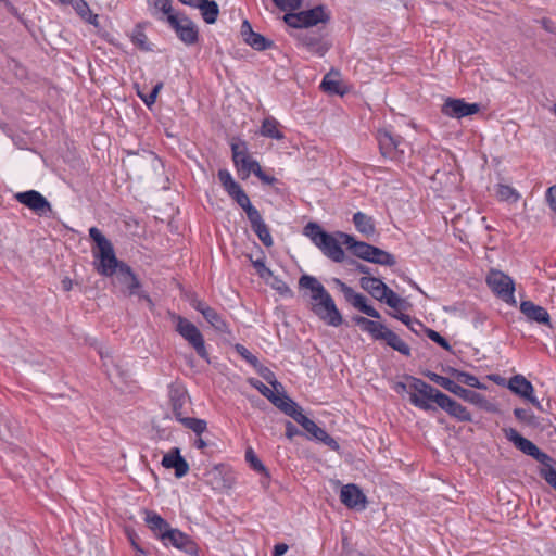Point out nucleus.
<instances>
[{"label": "nucleus", "instance_id": "59", "mask_svg": "<svg viewBox=\"0 0 556 556\" xmlns=\"http://www.w3.org/2000/svg\"><path fill=\"white\" fill-rule=\"evenodd\" d=\"M282 10H296L301 7L302 0H273Z\"/></svg>", "mask_w": 556, "mask_h": 556}, {"label": "nucleus", "instance_id": "14", "mask_svg": "<svg viewBox=\"0 0 556 556\" xmlns=\"http://www.w3.org/2000/svg\"><path fill=\"white\" fill-rule=\"evenodd\" d=\"M480 111V104L467 103L464 99L447 98L442 105V113L452 118H463L477 114Z\"/></svg>", "mask_w": 556, "mask_h": 556}, {"label": "nucleus", "instance_id": "6", "mask_svg": "<svg viewBox=\"0 0 556 556\" xmlns=\"http://www.w3.org/2000/svg\"><path fill=\"white\" fill-rule=\"evenodd\" d=\"M170 316L175 321V330L194 349L201 358L208 361V352L203 334L197 326L180 315L170 314Z\"/></svg>", "mask_w": 556, "mask_h": 556}, {"label": "nucleus", "instance_id": "64", "mask_svg": "<svg viewBox=\"0 0 556 556\" xmlns=\"http://www.w3.org/2000/svg\"><path fill=\"white\" fill-rule=\"evenodd\" d=\"M539 22L547 33H556V24L551 18L543 17Z\"/></svg>", "mask_w": 556, "mask_h": 556}, {"label": "nucleus", "instance_id": "12", "mask_svg": "<svg viewBox=\"0 0 556 556\" xmlns=\"http://www.w3.org/2000/svg\"><path fill=\"white\" fill-rule=\"evenodd\" d=\"M334 282L343 293L345 301L353 305L354 308L371 318L380 319V313L374 306L367 304V298L365 295L355 292L353 288L342 282L340 279H334Z\"/></svg>", "mask_w": 556, "mask_h": 556}, {"label": "nucleus", "instance_id": "32", "mask_svg": "<svg viewBox=\"0 0 556 556\" xmlns=\"http://www.w3.org/2000/svg\"><path fill=\"white\" fill-rule=\"evenodd\" d=\"M100 357L103 361V367L105 368V372L109 378H113L115 376L124 379L126 377V372L122 370L118 364H115L109 350L100 351Z\"/></svg>", "mask_w": 556, "mask_h": 556}, {"label": "nucleus", "instance_id": "22", "mask_svg": "<svg viewBox=\"0 0 556 556\" xmlns=\"http://www.w3.org/2000/svg\"><path fill=\"white\" fill-rule=\"evenodd\" d=\"M520 312L530 320L551 327V318L548 312L532 301H522Z\"/></svg>", "mask_w": 556, "mask_h": 556}, {"label": "nucleus", "instance_id": "42", "mask_svg": "<svg viewBox=\"0 0 556 556\" xmlns=\"http://www.w3.org/2000/svg\"><path fill=\"white\" fill-rule=\"evenodd\" d=\"M180 422L188 429L192 430L195 434L200 435L206 430V421L203 419L186 417L180 419Z\"/></svg>", "mask_w": 556, "mask_h": 556}, {"label": "nucleus", "instance_id": "41", "mask_svg": "<svg viewBox=\"0 0 556 556\" xmlns=\"http://www.w3.org/2000/svg\"><path fill=\"white\" fill-rule=\"evenodd\" d=\"M426 376L435 384L442 387L443 389L447 390L448 392H453L454 388L456 387L457 382L453 379H450L447 377L440 376L435 372L428 371Z\"/></svg>", "mask_w": 556, "mask_h": 556}, {"label": "nucleus", "instance_id": "7", "mask_svg": "<svg viewBox=\"0 0 556 556\" xmlns=\"http://www.w3.org/2000/svg\"><path fill=\"white\" fill-rule=\"evenodd\" d=\"M503 432L505 438L511 442L517 450L533 457L540 464L548 465L554 463V459L548 454L542 452L533 442L523 438L516 429L504 428Z\"/></svg>", "mask_w": 556, "mask_h": 556}, {"label": "nucleus", "instance_id": "62", "mask_svg": "<svg viewBox=\"0 0 556 556\" xmlns=\"http://www.w3.org/2000/svg\"><path fill=\"white\" fill-rule=\"evenodd\" d=\"M218 179H219L220 184L223 185L224 189L229 187L232 182H235L231 174L227 169L218 170Z\"/></svg>", "mask_w": 556, "mask_h": 556}, {"label": "nucleus", "instance_id": "17", "mask_svg": "<svg viewBox=\"0 0 556 556\" xmlns=\"http://www.w3.org/2000/svg\"><path fill=\"white\" fill-rule=\"evenodd\" d=\"M114 283L119 287L125 295L138 294L140 282L131 268L127 264H122L119 269L114 273Z\"/></svg>", "mask_w": 556, "mask_h": 556}, {"label": "nucleus", "instance_id": "11", "mask_svg": "<svg viewBox=\"0 0 556 556\" xmlns=\"http://www.w3.org/2000/svg\"><path fill=\"white\" fill-rule=\"evenodd\" d=\"M232 160L242 178L249 177L251 173L260 172V164L248 153L245 142L231 143Z\"/></svg>", "mask_w": 556, "mask_h": 556}, {"label": "nucleus", "instance_id": "36", "mask_svg": "<svg viewBox=\"0 0 556 556\" xmlns=\"http://www.w3.org/2000/svg\"><path fill=\"white\" fill-rule=\"evenodd\" d=\"M202 316L216 330L220 332L227 331V324L222 316L211 306L204 309Z\"/></svg>", "mask_w": 556, "mask_h": 556}, {"label": "nucleus", "instance_id": "63", "mask_svg": "<svg viewBox=\"0 0 556 556\" xmlns=\"http://www.w3.org/2000/svg\"><path fill=\"white\" fill-rule=\"evenodd\" d=\"M546 201L548 202L551 210L556 214V185L547 189Z\"/></svg>", "mask_w": 556, "mask_h": 556}, {"label": "nucleus", "instance_id": "1", "mask_svg": "<svg viewBox=\"0 0 556 556\" xmlns=\"http://www.w3.org/2000/svg\"><path fill=\"white\" fill-rule=\"evenodd\" d=\"M299 287L309 292L312 311L319 319L332 327L342 325V315L332 296L316 277L302 275L299 279Z\"/></svg>", "mask_w": 556, "mask_h": 556}, {"label": "nucleus", "instance_id": "4", "mask_svg": "<svg viewBox=\"0 0 556 556\" xmlns=\"http://www.w3.org/2000/svg\"><path fill=\"white\" fill-rule=\"evenodd\" d=\"M170 523H152L151 531L165 546H174L188 555H197L198 546L186 533L169 528Z\"/></svg>", "mask_w": 556, "mask_h": 556}, {"label": "nucleus", "instance_id": "52", "mask_svg": "<svg viewBox=\"0 0 556 556\" xmlns=\"http://www.w3.org/2000/svg\"><path fill=\"white\" fill-rule=\"evenodd\" d=\"M553 463L548 465H543L544 468L541 469L540 473L544 478V480L556 490V470L553 468Z\"/></svg>", "mask_w": 556, "mask_h": 556}, {"label": "nucleus", "instance_id": "31", "mask_svg": "<svg viewBox=\"0 0 556 556\" xmlns=\"http://www.w3.org/2000/svg\"><path fill=\"white\" fill-rule=\"evenodd\" d=\"M173 414L175 418L180 422V419L186 418L184 407L188 402V395L185 391L174 390L170 394Z\"/></svg>", "mask_w": 556, "mask_h": 556}, {"label": "nucleus", "instance_id": "35", "mask_svg": "<svg viewBox=\"0 0 556 556\" xmlns=\"http://www.w3.org/2000/svg\"><path fill=\"white\" fill-rule=\"evenodd\" d=\"M368 262L384 266H393L396 263L395 257L391 253L375 245L372 247Z\"/></svg>", "mask_w": 556, "mask_h": 556}, {"label": "nucleus", "instance_id": "55", "mask_svg": "<svg viewBox=\"0 0 556 556\" xmlns=\"http://www.w3.org/2000/svg\"><path fill=\"white\" fill-rule=\"evenodd\" d=\"M248 382L250 386L255 388L267 400L270 397V393L274 392L271 389H269L267 386H265L261 380H258L256 378H249Z\"/></svg>", "mask_w": 556, "mask_h": 556}, {"label": "nucleus", "instance_id": "53", "mask_svg": "<svg viewBox=\"0 0 556 556\" xmlns=\"http://www.w3.org/2000/svg\"><path fill=\"white\" fill-rule=\"evenodd\" d=\"M163 87V84L162 83H157L151 90V92L149 94H143L141 92H138V96L141 98V100L144 102V104L150 108L151 105H153L155 103V100H156V97L160 92V90L162 89Z\"/></svg>", "mask_w": 556, "mask_h": 556}, {"label": "nucleus", "instance_id": "34", "mask_svg": "<svg viewBox=\"0 0 556 556\" xmlns=\"http://www.w3.org/2000/svg\"><path fill=\"white\" fill-rule=\"evenodd\" d=\"M278 121L274 117H266L261 127V135L277 140L283 139V134L278 129Z\"/></svg>", "mask_w": 556, "mask_h": 556}, {"label": "nucleus", "instance_id": "40", "mask_svg": "<svg viewBox=\"0 0 556 556\" xmlns=\"http://www.w3.org/2000/svg\"><path fill=\"white\" fill-rule=\"evenodd\" d=\"M245 460L249 463L250 467L265 476L266 479H268L269 475L267 472L266 467L263 465L261 459L257 457V455L254 453L253 448L249 447L245 451Z\"/></svg>", "mask_w": 556, "mask_h": 556}, {"label": "nucleus", "instance_id": "18", "mask_svg": "<svg viewBox=\"0 0 556 556\" xmlns=\"http://www.w3.org/2000/svg\"><path fill=\"white\" fill-rule=\"evenodd\" d=\"M299 43L305 48L309 53L318 56H324L329 50V45L323 40L321 36L312 31L305 30L296 35Z\"/></svg>", "mask_w": 556, "mask_h": 556}, {"label": "nucleus", "instance_id": "25", "mask_svg": "<svg viewBox=\"0 0 556 556\" xmlns=\"http://www.w3.org/2000/svg\"><path fill=\"white\" fill-rule=\"evenodd\" d=\"M359 285L378 301H382V296L386 295V291L389 288L382 280L376 277H362Z\"/></svg>", "mask_w": 556, "mask_h": 556}, {"label": "nucleus", "instance_id": "23", "mask_svg": "<svg viewBox=\"0 0 556 556\" xmlns=\"http://www.w3.org/2000/svg\"><path fill=\"white\" fill-rule=\"evenodd\" d=\"M336 235L342 239V243H344L355 256L368 262L374 245L364 241H356L351 235L341 231H338Z\"/></svg>", "mask_w": 556, "mask_h": 556}, {"label": "nucleus", "instance_id": "56", "mask_svg": "<svg viewBox=\"0 0 556 556\" xmlns=\"http://www.w3.org/2000/svg\"><path fill=\"white\" fill-rule=\"evenodd\" d=\"M392 317L399 319L400 321H402L404 325H406L407 327L410 326V325H417L419 329H425V325L422 323H420L419 320L417 319H413L409 315L407 314H404V313H391L390 314Z\"/></svg>", "mask_w": 556, "mask_h": 556}, {"label": "nucleus", "instance_id": "15", "mask_svg": "<svg viewBox=\"0 0 556 556\" xmlns=\"http://www.w3.org/2000/svg\"><path fill=\"white\" fill-rule=\"evenodd\" d=\"M15 199L23 205L27 206L39 216L52 212L50 202L38 191L28 190L15 194Z\"/></svg>", "mask_w": 556, "mask_h": 556}, {"label": "nucleus", "instance_id": "57", "mask_svg": "<svg viewBox=\"0 0 556 556\" xmlns=\"http://www.w3.org/2000/svg\"><path fill=\"white\" fill-rule=\"evenodd\" d=\"M70 4L75 9L81 18H86L87 14H89L91 11L85 0H72Z\"/></svg>", "mask_w": 556, "mask_h": 556}, {"label": "nucleus", "instance_id": "49", "mask_svg": "<svg viewBox=\"0 0 556 556\" xmlns=\"http://www.w3.org/2000/svg\"><path fill=\"white\" fill-rule=\"evenodd\" d=\"M235 350L242 358H244L254 368L260 366L258 358L255 355H253L244 345L237 343L235 345Z\"/></svg>", "mask_w": 556, "mask_h": 556}, {"label": "nucleus", "instance_id": "33", "mask_svg": "<svg viewBox=\"0 0 556 556\" xmlns=\"http://www.w3.org/2000/svg\"><path fill=\"white\" fill-rule=\"evenodd\" d=\"M339 72L330 71L325 75L320 88L331 94H343L344 91L341 89V81L339 79Z\"/></svg>", "mask_w": 556, "mask_h": 556}, {"label": "nucleus", "instance_id": "54", "mask_svg": "<svg viewBox=\"0 0 556 556\" xmlns=\"http://www.w3.org/2000/svg\"><path fill=\"white\" fill-rule=\"evenodd\" d=\"M244 212L247 213V217L251 224L252 229L265 223L258 210L253 205L247 208Z\"/></svg>", "mask_w": 556, "mask_h": 556}, {"label": "nucleus", "instance_id": "60", "mask_svg": "<svg viewBox=\"0 0 556 556\" xmlns=\"http://www.w3.org/2000/svg\"><path fill=\"white\" fill-rule=\"evenodd\" d=\"M237 202V204L242 207L243 211L252 206V203L248 197V194L244 192V190H241L240 192H237V194L232 198Z\"/></svg>", "mask_w": 556, "mask_h": 556}, {"label": "nucleus", "instance_id": "16", "mask_svg": "<svg viewBox=\"0 0 556 556\" xmlns=\"http://www.w3.org/2000/svg\"><path fill=\"white\" fill-rule=\"evenodd\" d=\"M96 258L98 263H96L97 271L106 277H112L117 269H119L121 265L124 264L119 262L115 256L113 244L106 245L103 249H100L96 254Z\"/></svg>", "mask_w": 556, "mask_h": 556}, {"label": "nucleus", "instance_id": "21", "mask_svg": "<svg viewBox=\"0 0 556 556\" xmlns=\"http://www.w3.org/2000/svg\"><path fill=\"white\" fill-rule=\"evenodd\" d=\"M340 500L344 505L354 509H363L366 503V496L362 490L353 483L342 486Z\"/></svg>", "mask_w": 556, "mask_h": 556}, {"label": "nucleus", "instance_id": "48", "mask_svg": "<svg viewBox=\"0 0 556 556\" xmlns=\"http://www.w3.org/2000/svg\"><path fill=\"white\" fill-rule=\"evenodd\" d=\"M425 333L427 334V337L430 340H432L433 342L439 344L444 350H446V351H451L452 350V346L448 343V341L444 337H442L438 331H435L433 329H430V328H427L425 326Z\"/></svg>", "mask_w": 556, "mask_h": 556}, {"label": "nucleus", "instance_id": "2", "mask_svg": "<svg viewBox=\"0 0 556 556\" xmlns=\"http://www.w3.org/2000/svg\"><path fill=\"white\" fill-rule=\"evenodd\" d=\"M352 321L357 325L364 332H367L372 340L382 341L391 349L397 351L404 356H410V348L394 331L389 329L384 324L368 319L364 316L355 315Z\"/></svg>", "mask_w": 556, "mask_h": 556}, {"label": "nucleus", "instance_id": "38", "mask_svg": "<svg viewBox=\"0 0 556 556\" xmlns=\"http://www.w3.org/2000/svg\"><path fill=\"white\" fill-rule=\"evenodd\" d=\"M389 307L401 311L407 308V301L399 296L392 289L388 288L386 291V295L382 296V301Z\"/></svg>", "mask_w": 556, "mask_h": 556}, {"label": "nucleus", "instance_id": "28", "mask_svg": "<svg viewBox=\"0 0 556 556\" xmlns=\"http://www.w3.org/2000/svg\"><path fill=\"white\" fill-rule=\"evenodd\" d=\"M191 7L200 9L201 15L207 24H213L216 22L217 16L219 14V8L215 1L199 0L197 3H193Z\"/></svg>", "mask_w": 556, "mask_h": 556}, {"label": "nucleus", "instance_id": "61", "mask_svg": "<svg viewBox=\"0 0 556 556\" xmlns=\"http://www.w3.org/2000/svg\"><path fill=\"white\" fill-rule=\"evenodd\" d=\"M271 286L280 294H291V289L289 288V286L278 277H274V282L271 283Z\"/></svg>", "mask_w": 556, "mask_h": 556}, {"label": "nucleus", "instance_id": "26", "mask_svg": "<svg viewBox=\"0 0 556 556\" xmlns=\"http://www.w3.org/2000/svg\"><path fill=\"white\" fill-rule=\"evenodd\" d=\"M508 389L522 399H530L534 388L522 375H515L508 381Z\"/></svg>", "mask_w": 556, "mask_h": 556}, {"label": "nucleus", "instance_id": "43", "mask_svg": "<svg viewBox=\"0 0 556 556\" xmlns=\"http://www.w3.org/2000/svg\"><path fill=\"white\" fill-rule=\"evenodd\" d=\"M497 197L502 201L516 202L519 199L518 192L510 186L500 184L497 186Z\"/></svg>", "mask_w": 556, "mask_h": 556}, {"label": "nucleus", "instance_id": "9", "mask_svg": "<svg viewBox=\"0 0 556 556\" xmlns=\"http://www.w3.org/2000/svg\"><path fill=\"white\" fill-rule=\"evenodd\" d=\"M377 140L380 153L383 157L399 159L404 153V140L401 136L392 134L388 129H379Z\"/></svg>", "mask_w": 556, "mask_h": 556}, {"label": "nucleus", "instance_id": "51", "mask_svg": "<svg viewBox=\"0 0 556 556\" xmlns=\"http://www.w3.org/2000/svg\"><path fill=\"white\" fill-rule=\"evenodd\" d=\"M250 260L252 262L253 267L256 269V273L258 274V276L261 278L268 279V277L273 276V271L265 266V257L257 258L255 261H253L250 257Z\"/></svg>", "mask_w": 556, "mask_h": 556}, {"label": "nucleus", "instance_id": "24", "mask_svg": "<svg viewBox=\"0 0 556 556\" xmlns=\"http://www.w3.org/2000/svg\"><path fill=\"white\" fill-rule=\"evenodd\" d=\"M277 408H279L282 413L293 419V416H296L302 408L290 399L283 391L279 393V390L270 393V397L268 399Z\"/></svg>", "mask_w": 556, "mask_h": 556}, {"label": "nucleus", "instance_id": "13", "mask_svg": "<svg viewBox=\"0 0 556 556\" xmlns=\"http://www.w3.org/2000/svg\"><path fill=\"white\" fill-rule=\"evenodd\" d=\"M486 282L494 293L505 302H515V283L513 279L500 270H491Z\"/></svg>", "mask_w": 556, "mask_h": 556}, {"label": "nucleus", "instance_id": "58", "mask_svg": "<svg viewBox=\"0 0 556 556\" xmlns=\"http://www.w3.org/2000/svg\"><path fill=\"white\" fill-rule=\"evenodd\" d=\"M132 42L141 50L149 51L151 48L148 43V38L144 33L137 31L132 37Z\"/></svg>", "mask_w": 556, "mask_h": 556}, {"label": "nucleus", "instance_id": "37", "mask_svg": "<svg viewBox=\"0 0 556 556\" xmlns=\"http://www.w3.org/2000/svg\"><path fill=\"white\" fill-rule=\"evenodd\" d=\"M244 42L257 51H264L274 46L271 40L255 31L250 34Z\"/></svg>", "mask_w": 556, "mask_h": 556}, {"label": "nucleus", "instance_id": "5", "mask_svg": "<svg viewBox=\"0 0 556 556\" xmlns=\"http://www.w3.org/2000/svg\"><path fill=\"white\" fill-rule=\"evenodd\" d=\"M410 380L409 388L413 390L409 393L410 403L424 410H434L432 403L439 405V396L444 393L419 378L410 377Z\"/></svg>", "mask_w": 556, "mask_h": 556}, {"label": "nucleus", "instance_id": "3", "mask_svg": "<svg viewBox=\"0 0 556 556\" xmlns=\"http://www.w3.org/2000/svg\"><path fill=\"white\" fill-rule=\"evenodd\" d=\"M304 235L333 262L340 263L344 260L345 254L337 237L326 232L318 224L308 223L304 227Z\"/></svg>", "mask_w": 556, "mask_h": 556}, {"label": "nucleus", "instance_id": "29", "mask_svg": "<svg viewBox=\"0 0 556 556\" xmlns=\"http://www.w3.org/2000/svg\"><path fill=\"white\" fill-rule=\"evenodd\" d=\"M448 372L459 383H463V384H466L468 387L476 388V389H481V390L486 389V386L484 383L480 382L476 376H473L469 372L462 371V370H458V369L452 368V367L448 368Z\"/></svg>", "mask_w": 556, "mask_h": 556}, {"label": "nucleus", "instance_id": "19", "mask_svg": "<svg viewBox=\"0 0 556 556\" xmlns=\"http://www.w3.org/2000/svg\"><path fill=\"white\" fill-rule=\"evenodd\" d=\"M439 407L445 410L451 417L458 421L469 422L472 420L468 409L446 394L439 396Z\"/></svg>", "mask_w": 556, "mask_h": 556}, {"label": "nucleus", "instance_id": "8", "mask_svg": "<svg viewBox=\"0 0 556 556\" xmlns=\"http://www.w3.org/2000/svg\"><path fill=\"white\" fill-rule=\"evenodd\" d=\"M329 18L330 16L323 5L285 15V22L293 28H309L318 23H327Z\"/></svg>", "mask_w": 556, "mask_h": 556}, {"label": "nucleus", "instance_id": "47", "mask_svg": "<svg viewBox=\"0 0 556 556\" xmlns=\"http://www.w3.org/2000/svg\"><path fill=\"white\" fill-rule=\"evenodd\" d=\"M293 420L301 425L311 435L314 433V431H316V428L318 427L312 419L303 414L302 409L296 413V416H293Z\"/></svg>", "mask_w": 556, "mask_h": 556}, {"label": "nucleus", "instance_id": "10", "mask_svg": "<svg viewBox=\"0 0 556 556\" xmlns=\"http://www.w3.org/2000/svg\"><path fill=\"white\" fill-rule=\"evenodd\" d=\"M167 22L174 28L178 38L187 46L194 45L199 39V33L195 24L186 16L170 14Z\"/></svg>", "mask_w": 556, "mask_h": 556}, {"label": "nucleus", "instance_id": "46", "mask_svg": "<svg viewBox=\"0 0 556 556\" xmlns=\"http://www.w3.org/2000/svg\"><path fill=\"white\" fill-rule=\"evenodd\" d=\"M252 230L256 233L260 241L266 248H270L274 244L269 228L265 223L258 225L257 227L253 228Z\"/></svg>", "mask_w": 556, "mask_h": 556}, {"label": "nucleus", "instance_id": "30", "mask_svg": "<svg viewBox=\"0 0 556 556\" xmlns=\"http://www.w3.org/2000/svg\"><path fill=\"white\" fill-rule=\"evenodd\" d=\"M353 223L356 229L366 237L372 236L376 231L372 218L363 212H356L353 215Z\"/></svg>", "mask_w": 556, "mask_h": 556}, {"label": "nucleus", "instance_id": "44", "mask_svg": "<svg viewBox=\"0 0 556 556\" xmlns=\"http://www.w3.org/2000/svg\"><path fill=\"white\" fill-rule=\"evenodd\" d=\"M255 369L261 375V377L275 389V391L282 389V384L277 381L275 374L269 368L263 366L260 363V366L255 367Z\"/></svg>", "mask_w": 556, "mask_h": 556}, {"label": "nucleus", "instance_id": "20", "mask_svg": "<svg viewBox=\"0 0 556 556\" xmlns=\"http://www.w3.org/2000/svg\"><path fill=\"white\" fill-rule=\"evenodd\" d=\"M162 466L167 469H174L177 478H182L189 471V464L180 455V450L178 447L172 448L163 456Z\"/></svg>", "mask_w": 556, "mask_h": 556}, {"label": "nucleus", "instance_id": "45", "mask_svg": "<svg viewBox=\"0 0 556 556\" xmlns=\"http://www.w3.org/2000/svg\"><path fill=\"white\" fill-rule=\"evenodd\" d=\"M148 5L167 16L175 14L172 8V0H147Z\"/></svg>", "mask_w": 556, "mask_h": 556}, {"label": "nucleus", "instance_id": "50", "mask_svg": "<svg viewBox=\"0 0 556 556\" xmlns=\"http://www.w3.org/2000/svg\"><path fill=\"white\" fill-rule=\"evenodd\" d=\"M89 237L94 241L98 250L111 244V241H109L97 227L89 229Z\"/></svg>", "mask_w": 556, "mask_h": 556}, {"label": "nucleus", "instance_id": "39", "mask_svg": "<svg viewBox=\"0 0 556 556\" xmlns=\"http://www.w3.org/2000/svg\"><path fill=\"white\" fill-rule=\"evenodd\" d=\"M515 417L520 421L531 427H539L540 421L539 417H536L531 410L525 408H515L514 409Z\"/></svg>", "mask_w": 556, "mask_h": 556}, {"label": "nucleus", "instance_id": "27", "mask_svg": "<svg viewBox=\"0 0 556 556\" xmlns=\"http://www.w3.org/2000/svg\"><path fill=\"white\" fill-rule=\"evenodd\" d=\"M452 393L459 396L464 401L471 403L480 408H488L489 402L486 401L484 395H482L476 391L465 389L462 386H459L458 383L456 384V387L454 388Z\"/></svg>", "mask_w": 556, "mask_h": 556}]
</instances>
